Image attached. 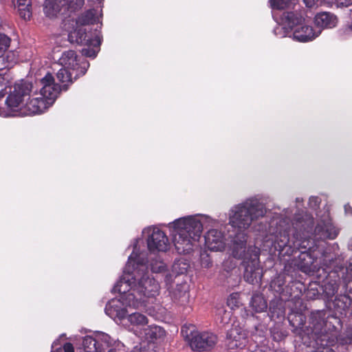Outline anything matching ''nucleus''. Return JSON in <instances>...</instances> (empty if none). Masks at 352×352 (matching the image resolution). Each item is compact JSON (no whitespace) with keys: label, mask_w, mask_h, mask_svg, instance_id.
Listing matches in <instances>:
<instances>
[{"label":"nucleus","mask_w":352,"mask_h":352,"mask_svg":"<svg viewBox=\"0 0 352 352\" xmlns=\"http://www.w3.org/2000/svg\"><path fill=\"white\" fill-rule=\"evenodd\" d=\"M78 61V56L73 50L64 52L59 58V62L62 67L68 68L69 70L72 71L73 73H75L74 78L84 75L86 72L87 67L89 66L88 63H83V65L79 67Z\"/></svg>","instance_id":"11"},{"label":"nucleus","mask_w":352,"mask_h":352,"mask_svg":"<svg viewBox=\"0 0 352 352\" xmlns=\"http://www.w3.org/2000/svg\"><path fill=\"white\" fill-rule=\"evenodd\" d=\"M1 60H3V59H2L1 58H0V62H1Z\"/></svg>","instance_id":"47"},{"label":"nucleus","mask_w":352,"mask_h":352,"mask_svg":"<svg viewBox=\"0 0 352 352\" xmlns=\"http://www.w3.org/2000/svg\"><path fill=\"white\" fill-rule=\"evenodd\" d=\"M217 221L207 215L197 214L179 218L167 225L174 246L179 254H189L197 246L203 227L215 226Z\"/></svg>","instance_id":"5"},{"label":"nucleus","mask_w":352,"mask_h":352,"mask_svg":"<svg viewBox=\"0 0 352 352\" xmlns=\"http://www.w3.org/2000/svg\"><path fill=\"white\" fill-rule=\"evenodd\" d=\"M34 89H37L41 96L44 97L47 101H52L53 104L60 92L61 87L55 82L53 76L47 72L44 77L35 82Z\"/></svg>","instance_id":"8"},{"label":"nucleus","mask_w":352,"mask_h":352,"mask_svg":"<svg viewBox=\"0 0 352 352\" xmlns=\"http://www.w3.org/2000/svg\"><path fill=\"white\" fill-rule=\"evenodd\" d=\"M155 346L153 344H151L147 347L145 342H142L140 346H135L131 352H153Z\"/></svg>","instance_id":"33"},{"label":"nucleus","mask_w":352,"mask_h":352,"mask_svg":"<svg viewBox=\"0 0 352 352\" xmlns=\"http://www.w3.org/2000/svg\"><path fill=\"white\" fill-rule=\"evenodd\" d=\"M217 342L216 335L210 332L199 333L191 341L190 347L193 350H208L212 348Z\"/></svg>","instance_id":"13"},{"label":"nucleus","mask_w":352,"mask_h":352,"mask_svg":"<svg viewBox=\"0 0 352 352\" xmlns=\"http://www.w3.org/2000/svg\"><path fill=\"white\" fill-rule=\"evenodd\" d=\"M169 281V277L168 276H166V282L168 283Z\"/></svg>","instance_id":"44"},{"label":"nucleus","mask_w":352,"mask_h":352,"mask_svg":"<svg viewBox=\"0 0 352 352\" xmlns=\"http://www.w3.org/2000/svg\"><path fill=\"white\" fill-rule=\"evenodd\" d=\"M349 249L352 252V237L349 241Z\"/></svg>","instance_id":"42"},{"label":"nucleus","mask_w":352,"mask_h":352,"mask_svg":"<svg viewBox=\"0 0 352 352\" xmlns=\"http://www.w3.org/2000/svg\"><path fill=\"white\" fill-rule=\"evenodd\" d=\"M296 201H297V202L300 201V199H299V198H297V199H296Z\"/></svg>","instance_id":"46"},{"label":"nucleus","mask_w":352,"mask_h":352,"mask_svg":"<svg viewBox=\"0 0 352 352\" xmlns=\"http://www.w3.org/2000/svg\"><path fill=\"white\" fill-rule=\"evenodd\" d=\"M52 104V101H47L39 95L37 89H34L32 83L21 82L15 85L8 96L6 107L0 108V116H32L43 113Z\"/></svg>","instance_id":"4"},{"label":"nucleus","mask_w":352,"mask_h":352,"mask_svg":"<svg viewBox=\"0 0 352 352\" xmlns=\"http://www.w3.org/2000/svg\"><path fill=\"white\" fill-rule=\"evenodd\" d=\"M135 335L139 338L144 339L146 346L148 347V345L152 344L155 345V340L162 338L165 335L164 330L157 325H150L144 327L142 331H139V333L136 332Z\"/></svg>","instance_id":"14"},{"label":"nucleus","mask_w":352,"mask_h":352,"mask_svg":"<svg viewBox=\"0 0 352 352\" xmlns=\"http://www.w3.org/2000/svg\"><path fill=\"white\" fill-rule=\"evenodd\" d=\"M200 261L203 267L208 268L212 265L210 258L206 252H204L201 254Z\"/></svg>","instance_id":"35"},{"label":"nucleus","mask_w":352,"mask_h":352,"mask_svg":"<svg viewBox=\"0 0 352 352\" xmlns=\"http://www.w3.org/2000/svg\"><path fill=\"white\" fill-rule=\"evenodd\" d=\"M13 3L17 7L20 16L29 20L32 16L30 0H13Z\"/></svg>","instance_id":"19"},{"label":"nucleus","mask_w":352,"mask_h":352,"mask_svg":"<svg viewBox=\"0 0 352 352\" xmlns=\"http://www.w3.org/2000/svg\"><path fill=\"white\" fill-rule=\"evenodd\" d=\"M333 3H337L340 6L346 7L352 4V0H334Z\"/></svg>","instance_id":"39"},{"label":"nucleus","mask_w":352,"mask_h":352,"mask_svg":"<svg viewBox=\"0 0 352 352\" xmlns=\"http://www.w3.org/2000/svg\"><path fill=\"white\" fill-rule=\"evenodd\" d=\"M63 350L65 352H74V349L71 343L67 342L64 344Z\"/></svg>","instance_id":"40"},{"label":"nucleus","mask_w":352,"mask_h":352,"mask_svg":"<svg viewBox=\"0 0 352 352\" xmlns=\"http://www.w3.org/2000/svg\"><path fill=\"white\" fill-rule=\"evenodd\" d=\"M348 270L350 271V273L352 275V263H351L348 267Z\"/></svg>","instance_id":"43"},{"label":"nucleus","mask_w":352,"mask_h":352,"mask_svg":"<svg viewBox=\"0 0 352 352\" xmlns=\"http://www.w3.org/2000/svg\"><path fill=\"white\" fill-rule=\"evenodd\" d=\"M305 5L309 8L318 7L323 5L333 3L334 0H303Z\"/></svg>","instance_id":"30"},{"label":"nucleus","mask_w":352,"mask_h":352,"mask_svg":"<svg viewBox=\"0 0 352 352\" xmlns=\"http://www.w3.org/2000/svg\"><path fill=\"white\" fill-rule=\"evenodd\" d=\"M173 271L177 274H183L186 272L187 265L182 262L175 263L173 266Z\"/></svg>","instance_id":"36"},{"label":"nucleus","mask_w":352,"mask_h":352,"mask_svg":"<svg viewBox=\"0 0 352 352\" xmlns=\"http://www.w3.org/2000/svg\"><path fill=\"white\" fill-rule=\"evenodd\" d=\"M10 39L4 34L0 33V53L5 52L9 47Z\"/></svg>","instance_id":"34"},{"label":"nucleus","mask_w":352,"mask_h":352,"mask_svg":"<svg viewBox=\"0 0 352 352\" xmlns=\"http://www.w3.org/2000/svg\"><path fill=\"white\" fill-rule=\"evenodd\" d=\"M82 344L86 352H98L100 350V347L97 346L96 333L94 336H85Z\"/></svg>","instance_id":"23"},{"label":"nucleus","mask_w":352,"mask_h":352,"mask_svg":"<svg viewBox=\"0 0 352 352\" xmlns=\"http://www.w3.org/2000/svg\"><path fill=\"white\" fill-rule=\"evenodd\" d=\"M344 210L346 213H352V208L349 206H345Z\"/></svg>","instance_id":"41"},{"label":"nucleus","mask_w":352,"mask_h":352,"mask_svg":"<svg viewBox=\"0 0 352 352\" xmlns=\"http://www.w3.org/2000/svg\"><path fill=\"white\" fill-rule=\"evenodd\" d=\"M181 333L186 340H187L190 346H191V341L197 337L199 332L197 328L192 324H185L182 327Z\"/></svg>","instance_id":"20"},{"label":"nucleus","mask_w":352,"mask_h":352,"mask_svg":"<svg viewBox=\"0 0 352 352\" xmlns=\"http://www.w3.org/2000/svg\"><path fill=\"white\" fill-rule=\"evenodd\" d=\"M120 294V296L118 298H114L111 300L106 305L105 312L106 314L113 318V320H123L127 313V307H133V305L131 303H128L126 300L124 299V296L128 294V292L126 293Z\"/></svg>","instance_id":"10"},{"label":"nucleus","mask_w":352,"mask_h":352,"mask_svg":"<svg viewBox=\"0 0 352 352\" xmlns=\"http://www.w3.org/2000/svg\"><path fill=\"white\" fill-rule=\"evenodd\" d=\"M284 13L280 19V24L274 29V34L280 37L291 36L290 30L288 25L283 23Z\"/></svg>","instance_id":"26"},{"label":"nucleus","mask_w":352,"mask_h":352,"mask_svg":"<svg viewBox=\"0 0 352 352\" xmlns=\"http://www.w3.org/2000/svg\"><path fill=\"white\" fill-rule=\"evenodd\" d=\"M68 36L72 43H76L87 47L82 50V54L84 56L93 58L96 56L101 42L99 33L95 32L94 35L91 37L84 28H79L71 32Z\"/></svg>","instance_id":"7"},{"label":"nucleus","mask_w":352,"mask_h":352,"mask_svg":"<svg viewBox=\"0 0 352 352\" xmlns=\"http://www.w3.org/2000/svg\"><path fill=\"white\" fill-rule=\"evenodd\" d=\"M127 320L131 326V330L133 331L135 334L136 332L139 333V331H142L145 325L148 323L147 318L139 312L129 314Z\"/></svg>","instance_id":"17"},{"label":"nucleus","mask_w":352,"mask_h":352,"mask_svg":"<svg viewBox=\"0 0 352 352\" xmlns=\"http://www.w3.org/2000/svg\"><path fill=\"white\" fill-rule=\"evenodd\" d=\"M265 213L264 205L255 198L248 199L234 206L229 212L230 225L239 231L232 241V254L234 258L243 260L244 278L251 284L258 283L262 277L260 250L254 245L247 246L248 235L245 231L254 221L263 217Z\"/></svg>","instance_id":"2"},{"label":"nucleus","mask_w":352,"mask_h":352,"mask_svg":"<svg viewBox=\"0 0 352 352\" xmlns=\"http://www.w3.org/2000/svg\"><path fill=\"white\" fill-rule=\"evenodd\" d=\"M283 23L287 25L290 30L294 29L293 38L299 42L311 41L321 33L320 29H314L307 25L305 18L296 12H284Z\"/></svg>","instance_id":"6"},{"label":"nucleus","mask_w":352,"mask_h":352,"mask_svg":"<svg viewBox=\"0 0 352 352\" xmlns=\"http://www.w3.org/2000/svg\"><path fill=\"white\" fill-rule=\"evenodd\" d=\"M318 344H320L323 346V350L318 352H334L332 349L329 348V346H331L334 342V339L331 338L327 335H322L320 338L316 340Z\"/></svg>","instance_id":"25"},{"label":"nucleus","mask_w":352,"mask_h":352,"mask_svg":"<svg viewBox=\"0 0 352 352\" xmlns=\"http://www.w3.org/2000/svg\"><path fill=\"white\" fill-rule=\"evenodd\" d=\"M56 76L62 82H72L73 80L75 79V73H73L72 71L69 70L68 68L62 67L57 72Z\"/></svg>","instance_id":"24"},{"label":"nucleus","mask_w":352,"mask_h":352,"mask_svg":"<svg viewBox=\"0 0 352 352\" xmlns=\"http://www.w3.org/2000/svg\"><path fill=\"white\" fill-rule=\"evenodd\" d=\"M239 294L238 293H233L230 295V296L228 298L227 304L229 307H230L231 309H234L236 307H238L240 305V300H239Z\"/></svg>","instance_id":"31"},{"label":"nucleus","mask_w":352,"mask_h":352,"mask_svg":"<svg viewBox=\"0 0 352 352\" xmlns=\"http://www.w3.org/2000/svg\"><path fill=\"white\" fill-rule=\"evenodd\" d=\"M343 298H345L346 300H348V298L346 296H343Z\"/></svg>","instance_id":"45"},{"label":"nucleus","mask_w":352,"mask_h":352,"mask_svg":"<svg viewBox=\"0 0 352 352\" xmlns=\"http://www.w3.org/2000/svg\"><path fill=\"white\" fill-rule=\"evenodd\" d=\"M85 3V0H69V6L74 9L81 8Z\"/></svg>","instance_id":"37"},{"label":"nucleus","mask_w":352,"mask_h":352,"mask_svg":"<svg viewBox=\"0 0 352 352\" xmlns=\"http://www.w3.org/2000/svg\"><path fill=\"white\" fill-rule=\"evenodd\" d=\"M144 235H147V245L150 252H165L169 243L166 234L155 227H148L143 230Z\"/></svg>","instance_id":"9"},{"label":"nucleus","mask_w":352,"mask_h":352,"mask_svg":"<svg viewBox=\"0 0 352 352\" xmlns=\"http://www.w3.org/2000/svg\"><path fill=\"white\" fill-rule=\"evenodd\" d=\"M289 224L285 219H273L270 222L269 232L272 236L266 241H271L274 248L282 252L285 248L287 254H292L294 250H300L302 256L308 255L314 252V240L311 236L314 235L317 239H334L337 234L333 230L329 214L318 222L314 229V221L311 217L305 213L296 214L292 222L294 230L293 239L288 237Z\"/></svg>","instance_id":"1"},{"label":"nucleus","mask_w":352,"mask_h":352,"mask_svg":"<svg viewBox=\"0 0 352 352\" xmlns=\"http://www.w3.org/2000/svg\"><path fill=\"white\" fill-rule=\"evenodd\" d=\"M320 199L317 197H310L309 201V206L310 208H316L320 204Z\"/></svg>","instance_id":"38"},{"label":"nucleus","mask_w":352,"mask_h":352,"mask_svg":"<svg viewBox=\"0 0 352 352\" xmlns=\"http://www.w3.org/2000/svg\"><path fill=\"white\" fill-rule=\"evenodd\" d=\"M94 11H88L84 15L78 18L76 23L81 25L93 23L95 21Z\"/></svg>","instance_id":"29"},{"label":"nucleus","mask_w":352,"mask_h":352,"mask_svg":"<svg viewBox=\"0 0 352 352\" xmlns=\"http://www.w3.org/2000/svg\"><path fill=\"white\" fill-rule=\"evenodd\" d=\"M206 247L211 251H224L228 245L226 235L217 229L210 230L205 236Z\"/></svg>","instance_id":"12"},{"label":"nucleus","mask_w":352,"mask_h":352,"mask_svg":"<svg viewBox=\"0 0 352 352\" xmlns=\"http://www.w3.org/2000/svg\"><path fill=\"white\" fill-rule=\"evenodd\" d=\"M316 29L333 28L338 23V19L336 15L330 12H324L318 13L314 18Z\"/></svg>","instance_id":"15"},{"label":"nucleus","mask_w":352,"mask_h":352,"mask_svg":"<svg viewBox=\"0 0 352 352\" xmlns=\"http://www.w3.org/2000/svg\"><path fill=\"white\" fill-rule=\"evenodd\" d=\"M293 0H270V7L273 10H283L293 3Z\"/></svg>","instance_id":"28"},{"label":"nucleus","mask_w":352,"mask_h":352,"mask_svg":"<svg viewBox=\"0 0 352 352\" xmlns=\"http://www.w3.org/2000/svg\"><path fill=\"white\" fill-rule=\"evenodd\" d=\"M136 241L133 252L129 256L122 277L113 288V292L128 294L124 299L133 305L135 309L145 307V303L153 300L160 294V285L155 278L148 274L146 265V254L140 252Z\"/></svg>","instance_id":"3"},{"label":"nucleus","mask_w":352,"mask_h":352,"mask_svg":"<svg viewBox=\"0 0 352 352\" xmlns=\"http://www.w3.org/2000/svg\"><path fill=\"white\" fill-rule=\"evenodd\" d=\"M165 264L159 259L153 260L151 263V270L154 273H159L165 269Z\"/></svg>","instance_id":"32"},{"label":"nucleus","mask_w":352,"mask_h":352,"mask_svg":"<svg viewBox=\"0 0 352 352\" xmlns=\"http://www.w3.org/2000/svg\"><path fill=\"white\" fill-rule=\"evenodd\" d=\"M96 337L97 346L100 347V350L98 352H102L111 345L112 340L108 334L103 332H97L96 333Z\"/></svg>","instance_id":"22"},{"label":"nucleus","mask_w":352,"mask_h":352,"mask_svg":"<svg viewBox=\"0 0 352 352\" xmlns=\"http://www.w3.org/2000/svg\"><path fill=\"white\" fill-rule=\"evenodd\" d=\"M67 5L69 6V0H45L44 12L48 17H54Z\"/></svg>","instance_id":"16"},{"label":"nucleus","mask_w":352,"mask_h":352,"mask_svg":"<svg viewBox=\"0 0 352 352\" xmlns=\"http://www.w3.org/2000/svg\"><path fill=\"white\" fill-rule=\"evenodd\" d=\"M250 306L256 312L265 311L267 307V302L264 298L258 294H255L252 296Z\"/></svg>","instance_id":"21"},{"label":"nucleus","mask_w":352,"mask_h":352,"mask_svg":"<svg viewBox=\"0 0 352 352\" xmlns=\"http://www.w3.org/2000/svg\"><path fill=\"white\" fill-rule=\"evenodd\" d=\"M10 82V75L6 69H0V98L3 96L2 92L3 87H6Z\"/></svg>","instance_id":"27"},{"label":"nucleus","mask_w":352,"mask_h":352,"mask_svg":"<svg viewBox=\"0 0 352 352\" xmlns=\"http://www.w3.org/2000/svg\"><path fill=\"white\" fill-rule=\"evenodd\" d=\"M188 286L186 283L177 284L173 290L170 291L171 297L179 302L184 303L188 299Z\"/></svg>","instance_id":"18"}]
</instances>
